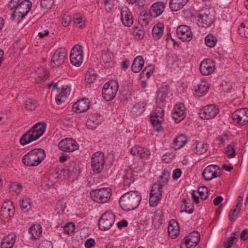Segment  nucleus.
Listing matches in <instances>:
<instances>
[{"label": "nucleus", "instance_id": "nucleus-49", "mask_svg": "<svg viewBox=\"0 0 248 248\" xmlns=\"http://www.w3.org/2000/svg\"><path fill=\"white\" fill-rule=\"evenodd\" d=\"M240 211V209L237 208L234 206L232 207L229 215V219L232 222L235 221Z\"/></svg>", "mask_w": 248, "mask_h": 248}, {"label": "nucleus", "instance_id": "nucleus-34", "mask_svg": "<svg viewBox=\"0 0 248 248\" xmlns=\"http://www.w3.org/2000/svg\"><path fill=\"white\" fill-rule=\"evenodd\" d=\"M70 91L69 87L62 88L60 93L56 97L57 104L60 105L64 102L68 97Z\"/></svg>", "mask_w": 248, "mask_h": 248}, {"label": "nucleus", "instance_id": "nucleus-43", "mask_svg": "<svg viewBox=\"0 0 248 248\" xmlns=\"http://www.w3.org/2000/svg\"><path fill=\"white\" fill-rule=\"evenodd\" d=\"M16 236L14 234H9L5 236L1 242L9 245L8 248H12L16 241Z\"/></svg>", "mask_w": 248, "mask_h": 248}, {"label": "nucleus", "instance_id": "nucleus-31", "mask_svg": "<svg viewBox=\"0 0 248 248\" xmlns=\"http://www.w3.org/2000/svg\"><path fill=\"white\" fill-rule=\"evenodd\" d=\"M144 64L143 58L141 56H138L133 61L131 69L134 73L139 72L142 68Z\"/></svg>", "mask_w": 248, "mask_h": 248}, {"label": "nucleus", "instance_id": "nucleus-58", "mask_svg": "<svg viewBox=\"0 0 248 248\" xmlns=\"http://www.w3.org/2000/svg\"><path fill=\"white\" fill-rule=\"evenodd\" d=\"M235 241H237L236 237L230 236L228 238L227 241L224 244V248H231L233 245V243H235Z\"/></svg>", "mask_w": 248, "mask_h": 248}, {"label": "nucleus", "instance_id": "nucleus-1", "mask_svg": "<svg viewBox=\"0 0 248 248\" xmlns=\"http://www.w3.org/2000/svg\"><path fill=\"white\" fill-rule=\"evenodd\" d=\"M141 200V196L138 191H130L124 194L121 197L119 203L124 210L131 211L139 206Z\"/></svg>", "mask_w": 248, "mask_h": 248}, {"label": "nucleus", "instance_id": "nucleus-16", "mask_svg": "<svg viewBox=\"0 0 248 248\" xmlns=\"http://www.w3.org/2000/svg\"><path fill=\"white\" fill-rule=\"evenodd\" d=\"M60 149L62 151L71 152L78 149V145L76 141L71 138L62 140L58 144Z\"/></svg>", "mask_w": 248, "mask_h": 248}, {"label": "nucleus", "instance_id": "nucleus-11", "mask_svg": "<svg viewBox=\"0 0 248 248\" xmlns=\"http://www.w3.org/2000/svg\"><path fill=\"white\" fill-rule=\"evenodd\" d=\"M114 221L115 215L110 212H106L102 215L99 220V228L101 230H108L112 226Z\"/></svg>", "mask_w": 248, "mask_h": 248}, {"label": "nucleus", "instance_id": "nucleus-55", "mask_svg": "<svg viewBox=\"0 0 248 248\" xmlns=\"http://www.w3.org/2000/svg\"><path fill=\"white\" fill-rule=\"evenodd\" d=\"M44 74L43 75L39 76L36 78V82L38 83H41L45 81L48 77L49 73L45 69H43Z\"/></svg>", "mask_w": 248, "mask_h": 248}, {"label": "nucleus", "instance_id": "nucleus-15", "mask_svg": "<svg viewBox=\"0 0 248 248\" xmlns=\"http://www.w3.org/2000/svg\"><path fill=\"white\" fill-rule=\"evenodd\" d=\"M66 60V53L62 48L58 49L51 58L50 65L52 67H56L63 64Z\"/></svg>", "mask_w": 248, "mask_h": 248}, {"label": "nucleus", "instance_id": "nucleus-14", "mask_svg": "<svg viewBox=\"0 0 248 248\" xmlns=\"http://www.w3.org/2000/svg\"><path fill=\"white\" fill-rule=\"evenodd\" d=\"M218 112L219 109L217 106L215 105H209L202 108L199 115L202 119L210 120L215 117Z\"/></svg>", "mask_w": 248, "mask_h": 248}, {"label": "nucleus", "instance_id": "nucleus-3", "mask_svg": "<svg viewBox=\"0 0 248 248\" xmlns=\"http://www.w3.org/2000/svg\"><path fill=\"white\" fill-rule=\"evenodd\" d=\"M46 157L45 151L41 148L34 149L27 154L22 158L23 163L30 167H34L39 165Z\"/></svg>", "mask_w": 248, "mask_h": 248}, {"label": "nucleus", "instance_id": "nucleus-9", "mask_svg": "<svg viewBox=\"0 0 248 248\" xmlns=\"http://www.w3.org/2000/svg\"><path fill=\"white\" fill-rule=\"evenodd\" d=\"M31 5V2L29 0H24L21 1L17 9L11 15L13 19H15L16 16L23 18L30 11Z\"/></svg>", "mask_w": 248, "mask_h": 248}, {"label": "nucleus", "instance_id": "nucleus-63", "mask_svg": "<svg viewBox=\"0 0 248 248\" xmlns=\"http://www.w3.org/2000/svg\"><path fill=\"white\" fill-rule=\"evenodd\" d=\"M79 168L78 166L76 164L73 165H71L68 168V171L71 173L77 174L78 172Z\"/></svg>", "mask_w": 248, "mask_h": 248}, {"label": "nucleus", "instance_id": "nucleus-6", "mask_svg": "<svg viewBox=\"0 0 248 248\" xmlns=\"http://www.w3.org/2000/svg\"><path fill=\"white\" fill-rule=\"evenodd\" d=\"M83 57L82 46L76 45L70 52V60L71 63L75 66H79L83 62Z\"/></svg>", "mask_w": 248, "mask_h": 248}, {"label": "nucleus", "instance_id": "nucleus-48", "mask_svg": "<svg viewBox=\"0 0 248 248\" xmlns=\"http://www.w3.org/2000/svg\"><path fill=\"white\" fill-rule=\"evenodd\" d=\"M153 73V67L152 66H147L144 68L142 72L141 73L140 76L141 78H147L148 79L151 74Z\"/></svg>", "mask_w": 248, "mask_h": 248}, {"label": "nucleus", "instance_id": "nucleus-40", "mask_svg": "<svg viewBox=\"0 0 248 248\" xmlns=\"http://www.w3.org/2000/svg\"><path fill=\"white\" fill-rule=\"evenodd\" d=\"M170 178V172L168 170H164L161 175L159 177V180L155 184H159L161 186V188L163 186H166L168 183Z\"/></svg>", "mask_w": 248, "mask_h": 248}, {"label": "nucleus", "instance_id": "nucleus-41", "mask_svg": "<svg viewBox=\"0 0 248 248\" xmlns=\"http://www.w3.org/2000/svg\"><path fill=\"white\" fill-rule=\"evenodd\" d=\"M132 33L136 39L141 40L143 38L145 32L141 26H136L132 28Z\"/></svg>", "mask_w": 248, "mask_h": 248}, {"label": "nucleus", "instance_id": "nucleus-28", "mask_svg": "<svg viewBox=\"0 0 248 248\" xmlns=\"http://www.w3.org/2000/svg\"><path fill=\"white\" fill-rule=\"evenodd\" d=\"M165 4L163 2L157 1L154 3L151 8V14L153 16L156 17L163 12Z\"/></svg>", "mask_w": 248, "mask_h": 248}, {"label": "nucleus", "instance_id": "nucleus-4", "mask_svg": "<svg viewBox=\"0 0 248 248\" xmlns=\"http://www.w3.org/2000/svg\"><path fill=\"white\" fill-rule=\"evenodd\" d=\"M111 190L109 188H102L92 190L90 192V196L92 199L98 203L107 202L111 196Z\"/></svg>", "mask_w": 248, "mask_h": 248}, {"label": "nucleus", "instance_id": "nucleus-25", "mask_svg": "<svg viewBox=\"0 0 248 248\" xmlns=\"http://www.w3.org/2000/svg\"><path fill=\"white\" fill-rule=\"evenodd\" d=\"M90 102L88 99H82L75 103L73 108L77 113L86 111L90 108Z\"/></svg>", "mask_w": 248, "mask_h": 248}, {"label": "nucleus", "instance_id": "nucleus-39", "mask_svg": "<svg viewBox=\"0 0 248 248\" xmlns=\"http://www.w3.org/2000/svg\"><path fill=\"white\" fill-rule=\"evenodd\" d=\"M146 104L144 102L136 103L132 108V112L135 115H140L145 110Z\"/></svg>", "mask_w": 248, "mask_h": 248}, {"label": "nucleus", "instance_id": "nucleus-8", "mask_svg": "<svg viewBox=\"0 0 248 248\" xmlns=\"http://www.w3.org/2000/svg\"><path fill=\"white\" fill-rule=\"evenodd\" d=\"M232 119L234 123L242 126L248 123V109L241 108L236 110L232 114Z\"/></svg>", "mask_w": 248, "mask_h": 248}, {"label": "nucleus", "instance_id": "nucleus-54", "mask_svg": "<svg viewBox=\"0 0 248 248\" xmlns=\"http://www.w3.org/2000/svg\"><path fill=\"white\" fill-rule=\"evenodd\" d=\"M54 2V0H41L40 5L44 9H50Z\"/></svg>", "mask_w": 248, "mask_h": 248}, {"label": "nucleus", "instance_id": "nucleus-19", "mask_svg": "<svg viewBox=\"0 0 248 248\" xmlns=\"http://www.w3.org/2000/svg\"><path fill=\"white\" fill-rule=\"evenodd\" d=\"M178 37L184 41H190L193 37V34L190 28L186 25L179 26L176 31Z\"/></svg>", "mask_w": 248, "mask_h": 248}, {"label": "nucleus", "instance_id": "nucleus-24", "mask_svg": "<svg viewBox=\"0 0 248 248\" xmlns=\"http://www.w3.org/2000/svg\"><path fill=\"white\" fill-rule=\"evenodd\" d=\"M13 215L12 202L10 201L5 202L1 207V216L4 221L8 220Z\"/></svg>", "mask_w": 248, "mask_h": 248}, {"label": "nucleus", "instance_id": "nucleus-45", "mask_svg": "<svg viewBox=\"0 0 248 248\" xmlns=\"http://www.w3.org/2000/svg\"><path fill=\"white\" fill-rule=\"evenodd\" d=\"M217 40L216 37L213 34H209L205 38V43L209 47H213L217 43Z\"/></svg>", "mask_w": 248, "mask_h": 248}, {"label": "nucleus", "instance_id": "nucleus-29", "mask_svg": "<svg viewBox=\"0 0 248 248\" xmlns=\"http://www.w3.org/2000/svg\"><path fill=\"white\" fill-rule=\"evenodd\" d=\"M169 236L172 238H175L179 233V228L177 222L174 220L170 221L168 228Z\"/></svg>", "mask_w": 248, "mask_h": 248}, {"label": "nucleus", "instance_id": "nucleus-10", "mask_svg": "<svg viewBox=\"0 0 248 248\" xmlns=\"http://www.w3.org/2000/svg\"><path fill=\"white\" fill-rule=\"evenodd\" d=\"M200 240V234L196 231H193L188 236L185 237L181 243V248H194Z\"/></svg>", "mask_w": 248, "mask_h": 248}, {"label": "nucleus", "instance_id": "nucleus-47", "mask_svg": "<svg viewBox=\"0 0 248 248\" xmlns=\"http://www.w3.org/2000/svg\"><path fill=\"white\" fill-rule=\"evenodd\" d=\"M20 206L22 209L28 211L31 208V200L27 197H23L20 202Z\"/></svg>", "mask_w": 248, "mask_h": 248}, {"label": "nucleus", "instance_id": "nucleus-27", "mask_svg": "<svg viewBox=\"0 0 248 248\" xmlns=\"http://www.w3.org/2000/svg\"><path fill=\"white\" fill-rule=\"evenodd\" d=\"M187 141V137L183 134L177 136L171 144V147L174 150L182 148Z\"/></svg>", "mask_w": 248, "mask_h": 248}, {"label": "nucleus", "instance_id": "nucleus-37", "mask_svg": "<svg viewBox=\"0 0 248 248\" xmlns=\"http://www.w3.org/2000/svg\"><path fill=\"white\" fill-rule=\"evenodd\" d=\"M30 232L31 234V238L32 239L39 238L42 232L41 226L39 224L32 225L30 228Z\"/></svg>", "mask_w": 248, "mask_h": 248}, {"label": "nucleus", "instance_id": "nucleus-61", "mask_svg": "<svg viewBox=\"0 0 248 248\" xmlns=\"http://www.w3.org/2000/svg\"><path fill=\"white\" fill-rule=\"evenodd\" d=\"M72 20V18L69 16L65 15L63 16L62 20V24L63 26L67 27L69 25Z\"/></svg>", "mask_w": 248, "mask_h": 248}, {"label": "nucleus", "instance_id": "nucleus-32", "mask_svg": "<svg viewBox=\"0 0 248 248\" xmlns=\"http://www.w3.org/2000/svg\"><path fill=\"white\" fill-rule=\"evenodd\" d=\"M123 183L125 188L129 187L134 181L133 171L131 170H126L123 175Z\"/></svg>", "mask_w": 248, "mask_h": 248}, {"label": "nucleus", "instance_id": "nucleus-12", "mask_svg": "<svg viewBox=\"0 0 248 248\" xmlns=\"http://www.w3.org/2000/svg\"><path fill=\"white\" fill-rule=\"evenodd\" d=\"M164 115L163 109L159 108L156 109L154 112V115L151 117V123L153 125L155 131L159 132L162 130L161 123L163 121Z\"/></svg>", "mask_w": 248, "mask_h": 248}, {"label": "nucleus", "instance_id": "nucleus-46", "mask_svg": "<svg viewBox=\"0 0 248 248\" xmlns=\"http://www.w3.org/2000/svg\"><path fill=\"white\" fill-rule=\"evenodd\" d=\"M96 75L93 70H89L86 74L85 80L86 83L90 84L93 83L96 80Z\"/></svg>", "mask_w": 248, "mask_h": 248}, {"label": "nucleus", "instance_id": "nucleus-23", "mask_svg": "<svg viewBox=\"0 0 248 248\" xmlns=\"http://www.w3.org/2000/svg\"><path fill=\"white\" fill-rule=\"evenodd\" d=\"M130 153L134 156L145 159H147L151 155L149 149L139 146L132 147L130 149Z\"/></svg>", "mask_w": 248, "mask_h": 248}, {"label": "nucleus", "instance_id": "nucleus-51", "mask_svg": "<svg viewBox=\"0 0 248 248\" xmlns=\"http://www.w3.org/2000/svg\"><path fill=\"white\" fill-rule=\"evenodd\" d=\"M198 192L201 199L202 200H205L209 195L208 189L205 186L200 187L198 189Z\"/></svg>", "mask_w": 248, "mask_h": 248}, {"label": "nucleus", "instance_id": "nucleus-26", "mask_svg": "<svg viewBox=\"0 0 248 248\" xmlns=\"http://www.w3.org/2000/svg\"><path fill=\"white\" fill-rule=\"evenodd\" d=\"M209 89V85L207 82L202 80L195 87V91L197 96L202 97L204 95Z\"/></svg>", "mask_w": 248, "mask_h": 248}, {"label": "nucleus", "instance_id": "nucleus-38", "mask_svg": "<svg viewBox=\"0 0 248 248\" xmlns=\"http://www.w3.org/2000/svg\"><path fill=\"white\" fill-rule=\"evenodd\" d=\"M153 224L156 227L159 228L162 224L164 220L163 215L162 211H157L153 217Z\"/></svg>", "mask_w": 248, "mask_h": 248}, {"label": "nucleus", "instance_id": "nucleus-59", "mask_svg": "<svg viewBox=\"0 0 248 248\" xmlns=\"http://www.w3.org/2000/svg\"><path fill=\"white\" fill-rule=\"evenodd\" d=\"M75 225L74 223H68L64 227V230L67 234L73 232L75 230Z\"/></svg>", "mask_w": 248, "mask_h": 248}, {"label": "nucleus", "instance_id": "nucleus-64", "mask_svg": "<svg viewBox=\"0 0 248 248\" xmlns=\"http://www.w3.org/2000/svg\"><path fill=\"white\" fill-rule=\"evenodd\" d=\"M240 238L243 241H246L248 239V230L244 229L241 233Z\"/></svg>", "mask_w": 248, "mask_h": 248}, {"label": "nucleus", "instance_id": "nucleus-57", "mask_svg": "<svg viewBox=\"0 0 248 248\" xmlns=\"http://www.w3.org/2000/svg\"><path fill=\"white\" fill-rule=\"evenodd\" d=\"M86 124L88 128L94 129L97 126L98 122L91 119H88L86 122Z\"/></svg>", "mask_w": 248, "mask_h": 248}, {"label": "nucleus", "instance_id": "nucleus-56", "mask_svg": "<svg viewBox=\"0 0 248 248\" xmlns=\"http://www.w3.org/2000/svg\"><path fill=\"white\" fill-rule=\"evenodd\" d=\"M167 95L168 92L166 90L162 89L159 90L157 98L161 102H163L165 98L167 97Z\"/></svg>", "mask_w": 248, "mask_h": 248}, {"label": "nucleus", "instance_id": "nucleus-17", "mask_svg": "<svg viewBox=\"0 0 248 248\" xmlns=\"http://www.w3.org/2000/svg\"><path fill=\"white\" fill-rule=\"evenodd\" d=\"M216 69V63L211 59H204L201 62L200 66V70L201 73L205 76L211 75Z\"/></svg>", "mask_w": 248, "mask_h": 248}, {"label": "nucleus", "instance_id": "nucleus-42", "mask_svg": "<svg viewBox=\"0 0 248 248\" xmlns=\"http://www.w3.org/2000/svg\"><path fill=\"white\" fill-rule=\"evenodd\" d=\"M238 32L242 37L248 38V20L240 24L238 28Z\"/></svg>", "mask_w": 248, "mask_h": 248}, {"label": "nucleus", "instance_id": "nucleus-22", "mask_svg": "<svg viewBox=\"0 0 248 248\" xmlns=\"http://www.w3.org/2000/svg\"><path fill=\"white\" fill-rule=\"evenodd\" d=\"M121 19L122 23L125 26L130 27L133 23V16L127 7H123L121 11Z\"/></svg>", "mask_w": 248, "mask_h": 248}, {"label": "nucleus", "instance_id": "nucleus-60", "mask_svg": "<svg viewBox=\"0 0 248 248\" xmlns=\"http://www.w3.org/2000/svg\"><path fill=\"white\" fill-rule=\"evenodd\" d=\"M39 248H53L52 244L49 241L44 240L40 243Z\"/></svg>", "mask_w": 248, "mask_h": 248}, {"label": "nucleus", "instance_id": "nucleus-44", "mask_svg": "<svg viewBox=\"0 0 248 248\" xmlns=\"http://www.w3.org/2000/svg\"><path fill=\"white\" fill-rule=\"evenodd\" d=\"M183 202L184 208L181 212H185L188 214H192L194 211V206L193 204L191 203L190 200L188 199L187 200L184 199Z\"/></svg>", "mask_w": 248, "mask_h": 248}, {"label": "nucleus", "instance_id": "nucleus-18", "mask_svg": "<svg viewBox=\"0 0 248 248\" xmlns=\"http://www.w3.org/2000/svg\"><path fill=\"white\" fill-rule=\"evenodd\" d=\"M186 108L183 103L176 105L172 111V116L176 123H179L182 121L186 115Z\"/></svg>", "mask_w": 248, "mask_h": 248}, {"label": "nucleus", "instance_id": "nucleus-36", "mask_svg": "<svg viewBox=\"0 0 248 248\" xmlns=\"http://www.w3.org/2000/svg\"><path fill=\"white\" fill-rule=\"evenodd\" d=\"M188 0H171L170 7L172 11H178L183 8Z\"/></svg>", "mask_w": 248, "mask_h": 248}, {"label": "nucleus", "instance_id": "nucleus-33", "mask_svg": "<svg viewBox=\"0 0 248 248\" xmlns=\"http://www.w3.org/2000/svg\"><path fill=\"white\" fill-rule=\"evenodd\" d=\"M208 149L207 144L202 142L196 141L192 145V151L196 154L201 155L206 152Z\"/></svg>", "mask_w": 248, "mask_h": 248}, {"label": "nucleus", "instance_id": "nucleus-13", "mask_svg": "<svg viewBox=\"0 0 248 248\" xmlns=\"http://www.w3.org/2000/svg\"><path fill=\"white\" fill-rule=\"evenodd\" d=\"M161 186L159 184H154L150 194L149 204L155 207L158 203L162 197Z\"/></svg>", "mask_w": 248, "mask_h": 248}, {"label": "nucleus", "instance_id": "nucleus-53", "mask_svg": "<svg viewBox=\"0 0 248 248\" xmlns=\"http://www.w3.org/2000/svg\"><path fill=\"white\" fill-rule=\"evenodd\" d=\"M226 154L229 158L235 157L236 153L234 147L231 145H228L226 147Z\"/></svg>", "mask_w": 248, "mask_h": 248}, {"label": "nucleus", "instance_id": "nucleus-21", "mask_svg": "<svg viewBox=\"0 0 248 248\" xmlns=\"http://www.w3.org/2000/svg\"><path fill=\"white\" fill-rule=\"evenodd\" d=\"M199 24L203 28L210 27L215 21L214 16L211 14L209 11L199 14Z\"/></svg>", "mask_w": 248, "mask_h": 248}, {"label": "nucleus", "instance_id": "nucleus-50", "mask_svg": "<svg viewBox=\"0 0 248 248\" xmlns=\"http://www.w3.org/2000/svg\"><path fill=\"white\" fill-rule=\"evenodd\" d=\"M22 186L17 182H12L10 185V190L11 191L18 194L22 191Z\"/></svg>", "mask_w": 248, "mask_h": 248}, {"label": "nucleus", "instance_id": "nucleus-62", "mask_svg": "<svg viewBox=\"0 0 248 248\" xmlns=\"http://www.w3.org/2000/svg\"><path fill=\"white\" fill-rule=\"evenodd\" d=\"M73 22L75 24L79 25L80 28L84 27V23L82 22V19L81 17H77L75 16L73 18Z\"/></svg>", "mask_w": 248, "mask_h": 248}, {"label": "nucleus", "instance_id": "nucleus-2", "mask_svg": "<svg viewBox=\"0 0 248 248\" xmlns=\"http://www.w3.org/2000/svg\"><path fill=\"white\" fill-rule=\"evenodd\" d=\"M46 126L43 123L36 124L21 136L19 140L20 144L25 145L38 139L45 132Z\"/></svg>", "mask_w": 248, "mask_h": 248}, {"label": "nucleus", "instance_id": "nucleus-52", "mask_svg": "<svg viewBox=\"0 0 248 248\" xmlns=\"http://www.w3.org/2000/svg\"><path fill=\"white\" fill-rule=\"evenodd\" d=\"M36 104L34 101L31 99H28L25 103V108L27 110H32L35 109Z\"/></svg>", "mask_w": 248, "mask_h": 248}, {"label": "nucleus", "instance_id": "nucleus-7", "mask_svg": "<svg viewBox=\"0 0 248 248\" xmlns=\"http://www.w3.org/2000/svg\"><path fill=\"white\" fill-rule=\"evenodd\" d=\"M105 164L104 155L102 152L95 153L92 157L91 166L93 170L96 173H100Z\"/></svg>", "mask_w": 248, "mask_h": 248}, {"label": "nucleus", "instance_id": "nucleus-30", "mask_svg": "<svg viewBox=\"0 0 248 248\" xmlns=\"http://www.w3.org/2000/svg\"><path fill=\"white\" fill-rule=\"evenodd\" d=\"M112 55L108 51L104 50L102 51L100 58L101 62L106 67L112 66L114 64Z\"/></svg>", "mask_w": 248, "mask_h": 248}, {"label": "nucleus", "instance_id": "nucleus-5", "mask_svg": "<svg viewBox=\"0 0 248 248\" xmlns=\"http://www.w3.org/2000/svg\"><path fill=\"white\" fill-rule=\"evenodd\" d=\"M118 90V83L115 80H110L106 83L102 89L103 97L107 101L112 100L116 96Z\"/></svg>", "mask_w": 248, "mask_h": 248}, {"label": "nucleus", "instance_id": "nucleus-35", "mask_svg": "<svg viewBox=\"0 0 248 248\" xmlns=\"http://www.w3.org/2000/svg\"><path fill=\"white\" fill-rule=\"evenodd\" d=\"M164 25L158 23L155 25L152 30V35L155 40H158L162 36L164 32Z\"/></svg>", "mask_w": 248, "mask_h": 248}, {"label": "nucleus", "instance_id": "nucleus-20", "mask_svg": "<svg viewBox=\"0 0 248 248\" xmlns=\"http://www.w3.org/2000/svg\"><path fill=\"white\" fill-rule=\"evenodd\" d=\"M219 169V167L216 165H211L206 167L202 174L205 180L209 181L218 177L217 170Z\"/></svg>", "mask_w": 248, "mask_h": 248}]
</instances>
